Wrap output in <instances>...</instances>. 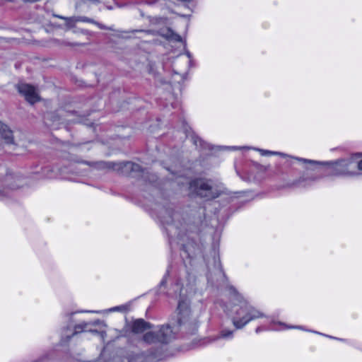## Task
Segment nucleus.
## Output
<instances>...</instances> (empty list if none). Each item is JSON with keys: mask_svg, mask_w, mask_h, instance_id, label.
<instances>
[{"mask_svg": "<svg viewBox=\"0 0 362 362\" xmlns=\"http://www.w3.org/2000/svg\"><path fill=\"white\" fill-rule=\"evenodd\" d=\"M173 338L172 328L168 325H163L156 330H148L143 334L140 341L146 345L155 346L156 349L151 350L148 354L154 358H159L163 345L168 344Z\"/></svg>", "mask_w": 362, "mask_h": 362, "instance_id": "nucleus-1", "label": "nucleus"}, {"mask_svg": "<svg viewBox=\"0 0 362 362\" xmlns=\"http://www.w3.org/2000/svg\"><path fill=\"white\" fill-rule=\"evenodd\" d=\"M233 314L232 321L236 329H241L250 321L264 316L262 313L247 302L234 306Z\"/></svg>", "mask_w": 362, "mask_h": 362, "instance_id": "nucleus-2", "label": "nucleus"}, {"mask_svg": "<svg viewBox=\"0 0 362 362\" xmlns=\"http://www.w3.org/2000/svg\"><path fill=\"white\" fill-rule=\"evenodd\" d=\"M361 153H356L349 158L339 159L336 161H331L327 163H322L313 160H309L298 157H292V158L298 161L303 162L304 163H310L313 165H327L331 167L332 170V174L333 175H354V173H350L348 170V168L354 159L360 158L361 157Z\"/></svg>", "mask_w": 362, "mask_h": 362, "instance_id": "nucleus-3", "label": "nucleus"}, {"mask_svg": "<svg viewBox=\"0 0 362 362\" xmlns=\"http://www.w3.org/2000/svg\"><path fill=\"white\" fill-rule=\"evenodd\" d=\"M189 189L192 192L208 199H215L220 195L218 190L214 189L208 181L203 179L191 181Z\"/></svg>", "mask_w": 362, "mask_h": 362, "instance_id": "nucleus-4", "label": "nucleus"}, {"mask_svg": "<svg viewBox=\"0 0 362 362\" xmlns=\"http://www.w3.org/2000/svg\"><path fill=\"white\" fill-rule=\"evenodd\" d=\"M178 323L180 325L186 327L189 331L194 332L197 329V322L195 319L191 317V312L189 308V303L187 298L180 299L178 302Z\"/></svg>", "mask_w": 362, "mask_h": 362, "instance_id": "nucleus-5", "label": "nucleus"}, {"mask_svg": "<svg viewBox=\"0 0 362 362\" xmlns=\"http://www.w3.org/2000/svg\"><path fill=\"white\" fill-rule=\"evenodd\" d=\"M98 165L99 168L112 169L124 175H132V167H134V163L129 161L122 163L100 162Z\"/></svg>", "mask_w": 362, "mask_h": 362, "instance_id": "nucleus-6", "label": "nucleus"}, {"mask_svg": "<svg viewBox=\"0 0 362 362\" xmlns=\"http://www.w3.org/2000/svg\"><path fill=\"white\" fill-rule=\"evenodd\" d=\"M17 89L28 103L33 104L40 100L38 93L34 86L27 83H21L17 86Z\"/></svg>", "mask_w": 362, "mask_h": 362, "instance_id": "nucleus-7", "label": "nucleus"}, {"mask_svg": "<svg viewBox=\"0 0 362 362\" xmlns=\"http://www.w3.org/2000/svg\"><path fill=\"white\" fill-rule=\"evenodd\" d=\"M153 325L145 321L143 319H137L133 321L130 325V329L132 333L138 334L146 332L149 329H152Z\"/></svg>", "mask_w": 362, "mask_h": 362, "instance_id": "nucleus-8", "label": "nucleus"}, {"mask_svg": "<svg viewBox=\"0 0 362 362\" xmlns=\"http://www.w3.org/2000/svg\"><path fill=\"white\" fill-rule=\"evenodd\" d=\"M0 134L7 144L13 143V136L11 130L8 127L0 122Z\"/></svg>", "mask_w": 362, "mask_h": 362, "instance_id": "nucleus-9", "label": "nucleus"}, {"mask_svg": "<svg viewBox=\"0 0 362 362\" xmlns=\"http://www.w3.org/2000/svg\"><path fill=\"white\" fill-rule=\"evenodd\" d=\"M165 214H168V217H166L164 214L160 215V218L162 219V221L164 223H171L173 222V217H172V212L171 211H165Z\"/></svg>", "mask_w": 362, "mask_h": 362, "instance_id": "nucleus-10", "label": "nucleus"}, {"mask_svg": "<svg viewBox=\"0 0 362 362\" xmlns=\"http://www.w3.org/2000/svg\"><path fill=\"white\" fill-rule=\"evenodd\" d=\"M192 140L195 146H204V141L197 136L193 134L192 136Z\"/></svg>", "mask_w": 362, "mask_h": 362, "instance_id": "nucleus-11", "label": "nucleus"}, {"mask_svg": "<svg viewBox=\"0 0 362 362\" xmlns=\"http://www.w3.org/2000/svg\"><path fill=\"white\" fill-rule=\"evenodd\" d=\"M259 152H260L262 156H271V155H275L277 154V151H271L268 150H264V149H257Z\"/></svg>", "mask_w": 362, "mask_h": 362, "instance_id": "nucleus-12", "label": "nucleus"}, {"mask_svg": "<svg viewBox=\"0 0 362 362\" xmlns=\"http://www.w3.org/2000/svg\"><path fill=\"white\" fill-rule=\"evenodd\" d=\"M141 172V166L139 164L134 163V167H132V175L134 176L136 174L139 173Z\"/></svg>", "mask_w": 362, "mask_h": 362, "instance_id": "nucleus-13", "label": "nucleus"}, {"mask_svg": "<svg viewBox=\"0 0 362 362\" xmlns=\"http://www.w3.org/2000/svg\"><path fill=\"white\" fill-rule=\"evenodd\" d=\"M233 335V332L229 330H223L221 332V337L223 338L230 337Z\"/></svg>", "mask_w": 362, "mask_h": 362, "instance_id": "nucleus-14", "label": "nucleus"}, {"mask_svg": "<svg viewBox=\"0 0 362 362\" xmlns=\"http://www.w3.org/2000/svg\"><path fill=\"white\" fill-rule=\"evenodd\" d=\"M136 32H144L146 33H148V34H152V35H154L155 32L153 30H133L132 31H130L129 33H136Z\"/></svg>", "mask_w": 362, "mask_h": 362, "instance_id": "nucleus-15", "label": "nucleus"}, {"mask_svg": "<svg viewBox=\"0 0 362 362\" xmlns=\"http://www.w3.org/2000/svg\"><path fill=\"white\" fill-rule=\"evenodd\" d=\"M78 21H83V22H89L97 24L93 20L88 18L87 17H81Z\"/></svg>", "mask_w": 362, "mask_h": 362, "instance_id": "nucleus-16", "label": "nucleus"}, {"mask_svg": "<svg viewBox=\"0 0 362 362\" xmlns=\"http://www.w3.org/2000/svg\"><path fill=\"white\" fill-rule=\"evenodd\" d=\"M171 38L173 40L177 41V42H180L182 40V37L179 35L175 34V33L172 34Z\"/></svg>", "mask_w": 362, "mask_h": 362, "instance_id": "nucleus-17", "label": "nucleus"}, {"mask_svg": "<svg viewBox=\"0 0 362 362\" xmlns=\"http://www.w3.org/2000/svg\"><path fill=\"white\" fill-rule=\"evenodd\" d=\"M24 3H35L40 1V0H22Z\"/></svg>", "mask_w": 362, "mask_h": 362, "instance_id": "nucleus-18", "label": "nucleus"}, {"mask_svg": "<svg viewBox=\"0 0 362 362\" xmlns=\"http://www.w3.org/2000/svg\"><path fill=\"white\" fill-rule=\"evenodd\" d=\"M276 155L280 156L281 157H287V156H288L287 154H285V153H281V152H277Z\"/></svg>", "mask_w": 362, "mask_h": 362, "instance_id": "nucleus-19", "label": "nucleus"}, {"mask_svg": "<svg viewBox=\"0 0 362 362\" xmlns=\"http://www.w3.org/2000/svg\"><path fill=\"white\" fill-rule=\"evenodd\" d=\"M12 176L10 175H6V180L7 182H10L12 180Z\"/></svg>", "mask_w": 362, "mask_h": 362, "instance_id": "nucleus-20", "label": "nucleus"}, {"mask_svg": "<svg viewBox=\"0 0 362 362\" xmlns=\"http://www.w3.org/2000/svg\"><path fill=\"white\" fill-rule=\"evenodd\" d=\"M358 168L362 170V159L358 163Z\"/></svg>", "mask_w": 362, "mask_h": 362, "instance_id": "nucleus-21", "label": "nucleus"}, {"mask_svg": "<svg viewBox=\"0 0 362 362\" xmlns=\"http://www.w3.org/2000/svg\"><path fill=\"white\" fill-rule=\"evenodd\" d=\"M54 16L56 18H60V19H64V20H68L69 19L68 18H65V17L59 16V15H54Z\"/></svg>", "mask_w": 362, "mask_h": 362, "instance_id": "nucleus-22", "label": "nucleus"}, {"mask_svg": "<svg viewBox=\"0 0 362 362\" xmlns=\"http://www.w3.org/2000/svg\"><path fill=\"white\" fill-rule=\"evenodd\" d=\"M290 328H291V327H290ZM292 328L302 329V327H300V326H297V327H292Z\"/></svg>", "mask_w": 362, "mask_h": 362, "instance_id": "nucleus-23", "label": "nucleus"}, {"mask_svg": "<svg viewBox=\"0 0 362 362\" xmlns=\"http://www.w3.org/2000/svg\"><path fill=\"white\" fill-rule=\"evenodd\" d=\"M230 148H232V149H238V148H237V147H235V146H233V147H230Z\"/></svg>", "mask_w": 362, "mask_h": 362, "instance_id": "nucleus-24", "label": "nucleus"}, {"mask_svg": "<svg viewBox=\"0 0 362 362\" xmlns=\"http://www.w3.org/2000/svg\"><path fill=\"white\" fill-rule=\"evenodd\" d=\"M3 197V194L1 193V191H0V198Z\"/></svg>", "mask_w": 362, "mask_h": 362, "instance_id": "nucleus-25", "label": "nucleus"}]
</instances>
